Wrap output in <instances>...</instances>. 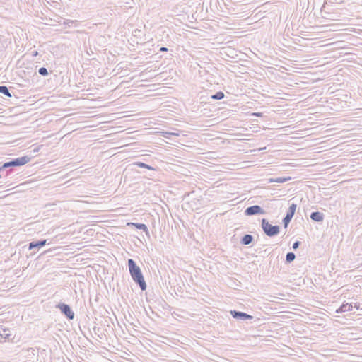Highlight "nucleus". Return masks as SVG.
I'll list each match as a JSON object with an SVG mask.
<instances>
[{
    "instance_id": "ddd939ff",
    "label": "nucleus",
    "mask_w": 362,
    "mask_h": 362,
    "mask_svg": "<svg viewBox=\"0 0 362 362\" xmlns=\"http://www.w3.org/2000/svg\"><path fill=\"white\" fill-rule=\"evenodd\" d=\"M352 305L349 303H343L339 308L337 310V313H344L352 310Z\"/></svg>"
},
{
    "instance_id": "39448f33",
    "label": "nucleus",
    "mask_w": 362,
    "mask_h": 362,
    "mask_svg": "<svg viewBox=\"0 0 362 362\" xmlns=\"http://www.w3.org/2000/svg\"><path fill=\"white\" fill-rule=\"evenodd\" d=\"M245 216H255L257 214H265L266 211L259 205L250 206L244 211Z\"/></svg>"
},
{
    "instance_id": "f257e3e1",
    "label": "nucleus",
    "mask_w": 362,
    "mask_h": 362,
    "mask_svg": "<svg viewBox=\"0 0 362 362\" xmlns=\"http://www.w3.org/2000/svg\"><path fill=\"white\" fill-rule=\"evenodd\" d=\"M128 267L134 281L139 286L141 291H145L147 286L139 267L137 266L135 261L132 259H128Z\"/></svg>"
},
{
    "instance_id": "6e6552de",
    "label": "nucleus",
    "mask_w": 362,
    "mask_h": 362,
    "mask_svg": "<svg viewBox=\"0 0 362 362\" xmlns=\"http://www.w3.org/2000/svg\"><path fill=\"white\" fill-rule=\"evenodd\" d=\"M47 243V240H40L37 241H33L28 244V249L33 250L35 248H41L45 246Z\"/></svg>"
},
{
    "instance_id": "9d476101",
    "label": "nucleus",
    "mask_w": 362,
    "mask_h": 362,
    "mask_svg": "<svg viewBox=\"0 0 362 362\" xmlns=\"http://www.w3.org/2000/svg\"><path fill=\"white\" fill-rule=\"evenodd\" d=\"M291 180V177H279L276 178H269L267 180L268 183L272 182H278V183H283L287 181H289Z\"/></svg>"
},
{
    "instance_id": "7ed1b4c3",
    "label": "nucleus",
    "mask_w": 362,
    "mask_h": 362,
    "mask_svg": "<svg viewBox=\"0 0 362 362\" xmlns=\"http://www.w3.org/2000/svg\"><path fill=\"white\" fill-rule=\"evenodd\" d=\"M261 227L264 234L269 237L276 236L280 231V227L279 226L270 224L266 218L262 219Z\"/></svg>"
},
{
    "instance_id": "dca6fc26",
    "label": "nucleus",
    "mask_w": 362,
    "mask_h": 362,
    "mask_svg": "<svg viewBox=\"0 0 362 362\" xmlns=\"http://www.w3.org/2000/svg\"><path fill=\"white\" fill-rule=\"evenodd\" d=\"M134 165H136L138 167H140V168H146V169H148V170H154V168L148 165V164H146L144 163H142V162H136L134 163Z\"/></svg>"
},
{
    "instance_id": "20e7f679",
    "label": "nucleus",
    "mask_w": 362,
    "mask_h": 362,
    "mask_svg": "<svg viewBox=\"0 0 362 362\" xmlns=\"http://www.w3.org/2000/svg\"><path fill=\"white\" fill-rule=\"evenodd\" d=\"M56 308H59L61 313L64 314L69 320H73L74 318V313L69 305L62 303H59Z\"/></svg>"
},
{
    "instance_id": "4468645a",
    "label": "nucleus",
    "mask_w": 362,
    "mask_h": 362,
    "mask_svg": "<svg viewBox=\"0 0 362 362\" xmlns=\"http://www.w3.org/2000/svg\"><path fill=\"white\" fill-rule=\"evenodd\" d=\"M225 95L222 91L216 92L215 94L211 95V98L213 100H221L224 98Z\"/></svg>"
},
{
    "instance_id": "423d86ee",
    "label": "nucleus",
    "mask_w": 362,
    "mask_h": 362,
    "mask_svg": "<svg viewBox=\"0 0 362 362\" xmlns=\"http://www.w3.org/2000/svg\"><path fill=\"white\" fill-rule=\"evenodd\" d=\"M297 205L296 204H291L288 208L286 216L283 218V223L285 228L288 227V225L291 222L292 218L294 216Z\"/></svg>"
},
{
    "instance_id": "b1692460",
    "label": "nucleus",
    "mask_w": 362,
    "mask_h": 362,
    "mask_svg": "<svg viewBox=\"0 0 362 362\" xmlns=\"http://www.w3.org/2000/svg\"><path fill=\"white\" fill-rule=\"evenodd\" d=\"M261 114H262V113H259V112H258V113H255V114H254V115H255V116H260V115H261Z\"/></svg>"
},
{
    "instance_id": "1a4fd4ad",
    "label": "nucleus",
    "mask_w": 362,
    "mask_h": 362,
    "mask_svg": "<svg viewBox=\"0 0 362 362\" xmlns=\"http://www.w3.org/2000/svg\"><path fill=\"white\" fill-rule=\"evenodd\" d=\"M310 218L316 222H322L324 219V215L320 211H313L310 214Z\"/></svg>"
},
{
    "instance_id": "aec40b11",
    "label": "nucleus",
    "mask_w": 362,
    "mask_h": 362,
    "mask_svg": "<svg viewBox=\"0 0 362 362\" xmlns=\"http://www.w3.org/2000/svg\"><path fill=\"white\" fill-rule=\"evenodd\" d=\"M300 244V242L297 240L293 243L292 247L293 250H297Z\"/></svg>"
},
{
    "instance_id": "2eb2a0df",
    "label": "nucleus",
    "mask_w": 362,
    "mask_h": 362,
    "mask_svg": "<svg viewBox=\"0 0 362 362\" xmlns=\"http://www.w3.org/2000/svg\"><path fill=\"white\" fill-rule=\"evenodd\" d=\"M0 93L4 94L6 96L11 97V94L9 92L8 88L6 86H0Z\"/></svg>"
},
{
    "instance_id": "0eeeda50",
    "label": "nucleus",
    "mask_w": 362,
    "mask_h": 362,
    "mask_svg": "<svg viewBox=\"0 0 362 362\" xmlns=\"http://www.w3.org/2000/svg\"><path fill=\"white\" fill-rule=\"evenodd\" d=\"M230 315L234 319L245 321L247 320L253 319V316L243 312L238 311L235 310L230 311Z\"/></svg>"
},
{
    "instance_id": "4be33fe9",
    "label": "nucleus",
    "mask_w": 362,
    "mask_h": 362,
    "mask_svg": "<svg viewBox=\"0 0 362 362\" xmlns=\"http://www.w3.org/2000/svg\"><path fill=\"white\" fill-rule=\"evenodd\" d=\"M168 50V49L167 47H162L160 49V52H167Z\"/></svg>"
},
{
    "instance_id": "6ab92c4d",
    "label": "nucleus",
    "mask_w": 362,
    "mask_h": 362,
    "mask_svg": "<svg viewBox=\"0 0 362 362\" xmlns=\"http://www.w3.org/2000/svg\"><path fill=\"white\" fill-rule=\"evenodd\" d=\"M38 73L43 76H46L48 75V71L45 67H41L38 69Z\"/></svg>"
},
{
    "instance_id": "a211bd4d",
    "label": "nucleus",
    "mask_w": 362,
    "mask_h": 362,
    "mask_svg": "<svg viewBox=\"0 0 362 362\" xmlns=\"http://www.w3.org/2000/svg\"><path fill=\"white\" fill-rule=\"evenodd\" d=\"M171 136H179L178 133L164 132H163V136L166 139H170Z\"/></svg>"
},
{
    "instance_id": "f8f14e48",
    "label": "nucleus",
    "mask_w": 362,
    "mask_h": 362,
    "mask_svg": "<svg viewBox=\"0 0 362 362\" xmlns=\"http://www.w3.org/2000/svg\"><path fill=\"white\" fill-rule=\"evenodd\" d=\"M253 240L254 238L252 235L246 234L241 238L240 243L245 245H247L252 243Z\"/></svg>"
},
{
    "instance_id": "5701e85b",
    "label": "nucleus",
    "mask_w": 362,
    "mask_h": 362,
    "mask_svg": "<svg viewBox=\"0 0 362 362\" xmlns=\"http://www.w3.org/2000/svg\"><path fill=\"white\" fill-rule=\"evenodd\" d=\"M37 55H38V52L37 51L35 50V51L32 52V56L36 57Z\"/></svg>"
},
{
    "instance_id": "f3484780",
    "label": "nucleus",
    "mask_w": 362,
    "mask_h": 362,
    "mask_svg": "<svg viewBox=\"0 0 362 362\" xmlns=\"http://www.w3.org/2000/svg\"><path fill=\"white\" fill-rule=\"evenodd\" d=\"M295 258H296V255L292 252H289L286 254V261L288 263H291V262H293L295 259Z\"/></svg>"
},
{
    "instance_id": "9b49d317",
    "label": "nucleus",
    "mask_w": 362,
    "mask_h": 362,
    "mask_svg": "<svg viewBox=\"0 0 362 362\" xmlns=\"http://www.w3.org/2000/svg\"><path fill=\"white\" fill-rule=\"evenodd\" d=\"M127 225L128 226H134L137 229L143 230L146 233V235H148V228H147L146 225H145L144 223H128Z\"/></svg>"
},
{
    "instance_id": "412c9836",
    "label": "nucleus",
    "mask_w": 362,
    "mask_h": 362,
    "mask_svg": "<svg viewBox=\"0 0 362 362\" xmlns=\"http://www.w3.org/2000/svg\"><path fill=\"white\" fill-rule=\"evenodd\" d=\"M74 22V21L68 20L66 22H64V24L68 25L69 26L70 24H73Z\"/></svg>"
},
{
    "instance_id": "f03ea898",
    "label": "nucleus",
    "mask_w": 362,
    "mask_h": 362,
    "mask_svg": "<svg viewBox=\"0 0 362 362\" xmlns=\"http://www.w3.org/2000/svg\"><path fill=\"white\" fill-rule=\"evenodd\" d=\"M30 160V157H29L28 156H25L17 158H14L8 162H6L1 166H0L1 173L4 174V172L7 168L24 165L26 163H29Z\"/></svg>"
}]
</instances>
